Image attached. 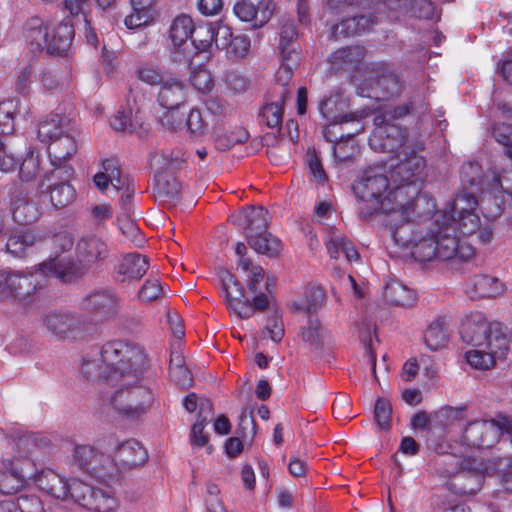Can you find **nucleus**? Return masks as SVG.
<instances>
[{"instance_id":"nucleus-12","label":"nucleus","mask_w":512,"mask_h":512,"mask_svg":"<svg viewBox=\"0 0 512 512\" xmlns=\"http://www.w3.org/2000/svg\"><path fill=\"white\" fill-rule=\"evenodd\" d=\"M42 322L47 332L58 340L81 339L94 328L80 316L66 311L49 312L43 317Z\"/></svg>"},{"instance_id":"nucleus-14","label":"nucleus","mask_w":512,"mask_h":512,"mask_svg":"<svg viewBox=\"0 0 512 512\" xmlns=\"http://www.w3.org/2000/svg\"><path fill=\"white\" fill-rule=\"evenodd\" d=\"M72 500L94 512H114L119 505L110 488L92 487L76 479L72 480Z\"/></svg>"},{"instance_id":"nucleus-41","label":"nucleus","mask_w":512,"mask_h":512,"mask_svg":"<svg viewBox=\"0 0 512 512\" xmlns=\"http://www.w3.org/2000/svg\"><path fill=\"white\" fill-rule=\"evenodd\" d=\"M384 298L391 305L409 306L415 300V293L404 284L392 280L385 285Z\"/></svg>"},{"instance_id":"nucleus-63","label":"nucleus","mask_w":512,"mask_h":512,"mask_svg":"<svg viewBox=\"0 0 512 512\" xmlns=\"http://www.w3.org/2000/svg\"><path fill=\"white\" fill-rule=\"evenodd\" d=\"M392 407L389 400L379 397L374 407V418L378 426L383 430L390 428Z\"/></svg>"},{"instance_id":"nucleus-23","label":"nucleus","mask_w":512,"mask_h":512,"mask_svg":"<svg viewBox=\"0 0 512 512\" xmlns=\"http://www.w3.org/2000/svg\"><path fill=\"white\" fill-rule=\"evenodd\" d=\"M230 221L233 224L242 227L245 231L247 240H249V234L252 236L266 232L270 217L268 211L262 206H252L232 214L230 216Z\"/></svg>"},{"instance_id":"nucleus-15","label":"nucleus","mask_w":512,"mask_h":512,"mask_svg":"<svg viewBox=\"0 0 512 512\" xmlns=\"http://www.w3.org/2000/svg\"><path fill=\"white\" fill-rule=\"evenodd\" d=\"M433 234L437 241V258L440 260H468L473 257L474 249L471 245L461 243L455 228L443 224V219L437 221V213L434 215Z\"/></svg>"},{"instance_id":"nucleus-29","label":"nucleus","mask_w":512,"mask_h":512,"mask_svg":"<svg viewBox=\"0 0 512 512\" xmlns=\"http://www.w3.org/2000/svg\"><path fill=\"white\" fill-rule=\"evenodd\" d=\"M74 36L73 25L67 19L58 24L51 22L46 51L50 55H64L70 48Z\"/></svg>"},{"instance_id":"nucleus-26","label":"nucleus","mask_w":512,"mask_h":512,"mask_svg":"<svg viewBox=\"0 0 512 512\" xmlns=\"http://www.w3.org/2000/svg\"><path fill=\"white\" fill-rule=\"evenodd\" d=\"M75 251L78 261L84 265H92L103 261L109 254L107 244L93 234L81 236L76 243Z\"/></svg>"},{"instance_id":"nucleus-52","label":"nucleus","mask_w":512,"mask_h":512,"mask_svg":"<svg viewBox=\"0 0 512 512\" xmlns=\"http://www.w3.org/2000/svg\"><path fill=\"white\" fill-rule=\"evenodd\" d=\"M375 89L381 92L382 98H389L397 95L401 90V83L396 74L385 70L377 76Z\"/></svg>"},{"instance_id":"nucleus-46","label":"nucleus","mask_w":512,"mask_h":512,"mask_svg":"<svg viewBox=\"0 0 512 512\" xmlns=\"http://www.w3.org/2000/svg\"><path fill=\"white\" fill-rule=\"evenodd\" d=\"M36 242L35 234L29 229L15 231L6 243V251L14 257H22Z\"/></svg>"},{"instance_id":"nucleus-39","label":"nucleus","mask_w":512,"mask_h":512,"mask_svg":"<svg viewBox=\"0 0 512 512\" xmlns=\"http://www.w3.org/2000/svg\"><path fill=\"white\" fill-rule=\"evenodd\" d=\"M411 219H401L397 215L395 221L392 222L391 216H385L384 222L390 230L391 238L396 245L401 247H410L413 242Z\"/></svg>"},{"instance_id":"nucleus-37","label":"nucleus","mask_w":512,"mask_h":512,"mask_svg":"<svg viewBox=\"0 0 512 512\" xmlns=\"http://www.w3.org/2000/svg\"><path fill=\"white\" fill-rule=\"evenodd\" d=\"M73 124L70 119L58 114L41 121L38 125V139L45 143H51L65 132L72 130Z\"/></svg>"},{"instance_id":"nucleus-49","label":"nucleus","mask_w":512,"mask_h":512,"mask_svg":"<svg viewBox=\"0 0 512 512\" xmlns=\"http://www.w3.org/2000/svg\"><path fill=\"white\" fill-rule=\"evenodd\" d=\"M411 255L420 262L437 258V241L434 238L433 229L419 241L412 242Z\"/></svg>"},{"instance_id":"nucleus-21","label":"nucleus","mask_w":512,"mask_h":512,"mask_svg":"<svg viewBox=\"0 0 512 512\" xmlns=\"http://www.w3.org/2000/svg\"><path fill=\"white\" fill-rule=\"evenodd\" d=\"M120 298L113 289H97L82 300V307L104 320L113 318L119 308Z\"/></svg>"},{"instance_id":"nucleus-24","label":"nucleus","mask_w":512,"mask_h":512,"mask_svg":"<svg viewBox=\"0 0 512 512\" xmlns=\"http://www.w3.org/2000/svg\"><path fill=\"white\" fill-rule=\"evenodd\" d=\"M188 93L187 84L182 79L169 74L159 87L157 102L167 110H176L186 102Z\"/></svg>"},{"instance_id":"nucleus-54","label":"nucleus","mask_w":512,"mask_h":512,"mask_svg":"<svg viewBox=\"0 0 512 512\" xmlns=\"http://www.w3.org/2000/svg\"><path fill=\"white\" fill-rule=\"evenodd\" d=\"M137 78L150 85L160 87L164 78L169 76L168 73L163 72L158 66L153 64H145L139 67L136 71Z\"/></svg>"},{"instance_id":"nucleus-48","label":"nucleus","mask_w":512,"mask_h":512,"mask_svg":"<svg viewBox=\"0 0 512 512\" xmlns=\"http://www.w3.org/2000/svg\"><path fill=\"white\" fill-rule=\"evenodd\" d=\"M194 27L191 17L187 15L177 16L170 27V38L173 47L191 41Z\"/></svg>"},{"instance_id":"nucleus-20","label":"nucleus","mask_w":512,"mask_h":512,"mask_svg":"<svg viewBox=\"0 0 512 512\" xmlns=\"http://www.w3.org/2000/svg\"><path fill=\"white\" fill-rule=\"evenodd\" d=\"M9 443L14 450V459L16 463L20 460L32 462L40 461L50 446V441L36 433H23L11 436Z\"/></svg>"},{"instance_id":"nucleus-28","label":"nucleus","mask_w":512,"mask_h":512,"mask_svg":"<svg viewBox=\"0 0 512 512\" xmlns=\"http://www.w3.org/2000/svg\"><path fill=\"white\" fill-rule=\"evenodd\" d=\"M385 6L392 20L406 14L419 19H431L434 15V5L429 0H386Z\"/></svg>"},{"instance_id":"nucleus-34","label":"nucleus","mask_w":512,"mask_h":512,"mask_svg":"<svg viewBox=\"0 0 512 512\" xmlns=\"http://www.w3.org/2000/svg\"><path fill=\"white\" fill-rule=\"evenodd\" d=\"M276 85L273 88V94H275V100L270 103L266 104L260 112V116L264 120L265 124L269 128H277L282 123L283 118V104L287 98L291 96V88L289 87V83L286 85V88L288 90V93L285 95H282L281 89L279 88L282 86V81H278L276 79Z\"/></svg>"},{"instance_id":"nucleus-19","label":"nucleus","mask_w":512,"mask_h":512,"mask_svg":"<svg viewBox=\"0 0 512 512\" xmlns=\"http://www.w3.org/2000/svg\"><path fill=\"white\" fill-rule=\"evenodd\" d=\"M502 433L494 420H475L467 424L462 433V443L469 448H490Z\"/></svg>"},{"instance_id":"nucleus-47","label":"nucleus","mask_w":512,"mask_h":512,"mask_svg":"<svg viewBox=\"0 0 512 512\" xmlns=\"http://www.w3.org/2000/svg\"><path fill=\"white\" fill-rule=\"evenodd\" d=\"M326 247L332 258H338V248H341V253L345 255L349 262L359 259V254L350 240L340 233H331L326 242Z\"/></svg>"},{"instance_id":"nucleus-40","label":"nucleus","mask_w":512,"mask_h":512,"mask_svg":"<svg viewBox=\"0 0 512 512\" xmlns=\"http://www.w3.org/2000/svg\"><path fill=\"white\" fill-rule=\"evenodd\" d=\"M445 320V317L435 318L424 333L425 344L432 351L443 348L448 342Z\"/></svg>"},{"instance_id":"nucleus-35","label":"nucleus","mask_w":512,"mask_h":512,"mask_svg":"<svg viewBox=\"0 0 512 512\" xmlns=\"http://www.w3.org/2000/svg\"><path fill=\"white\" fill-rule=\"evenodd\" d=\"M503 292V284L496 277L489 275H476L467 288L471 299L496 297Z\"/></svg>"},{"instance_id":"nucleus-1","label":"nucleus","mask_w":512,"mask_h":512,"mask_svg":"<svg viewBox=\"0 0 512 512\" xmlns=\"http://www.w3.org/2000/svg\"><path fill=\"white\" fill-rule=\"evenodd\" d=\"M41 273L20 271L0 272V300L15 301L26 305L44 288V276L52 275L62 282H71L83 274L82 268L67 259L57 256L39 264Z\"/></svg>"},{"instance_id":"nucleus-17","label":"nucleus","mask_w":512,"mask_h":512,"mask_svg":"<svg viewBox=\"0 0 512 512\" xmlns=\"http://www.w3.org/2000/svg\"><path fill=\"white\" fill-rule=\"evenodd\" d=\"M70 171V167H56L46 173L39 183V193L49 194L51 203L56 208L66 206L74 198V188L68 182Z\"/></svg>"},{"instance_id":"nucleus-36","label":"nucleus","mask_w":512,"mask_h":512,"mask_svg":"<svg viewBox=\"0 0 512 512\" xmlns=\"http://www.w3.org/2000/svg\"><path fill=\"white\" fill-rule=\"evenodd\" d=\"M301 339L311 350L321 352L330 344L331 336L318 319L309 318L307 325L300 331Z\"/></svg>"},{"instance_id":"nucleus-45","label":"nucleus","mask_w":512,"mask_h":512,"mask_svg":"<svg viewBox=\"0 0 512 512\" xmlns=\"http://www.w3.org/2000/svg\"><path fill=\"white\" fill-rule=\"evenodd\" d=\"M325 294L320 287H308L302 298L293 301L292 309L296 312L315 313L323 304Z\"/></svg>"},{"instance_id":"nucleus-43","label":"nucleus","mask_w":512,"mask_h":512,"mask_svg":"<svg viewBox=\"0 0 512 512\" xmlns=\"http://www.w3.org/2000/svg\"><path fill=\"white\" fill-rule=\"evenodd\" d=\"M247 241L255 252L269 257L277 256L282 249L280 239L267 232L252 236L249 234V240Z\"/></svg>"},{"instance_id":"nucleus-6","label":"nucleus","mask_w":512,"mask_h":512,"mask_svg":"<svg viewBox=\"0 0 512 512\" xmlns=\"http://www.w3.org/2000/svg\"><path fill=\"white\" fill-rule=\"evenodd\" d=\"M481 209L486 219L485 223H482L475 213L448 217L447 211H438L437 221L440 222V219H443V224L454 227L456 234L476 235L480 243L488 244L493 239L494 221L501 215L502 206L489 195L481 200Z\"/></svg>"},{"instance_id":"nucleus-27","label":"nucleus","mask_w":512,"mask_h":512,"mask_svg":"<svg viewBox=\"0 0 512 512\" xmlns=\"http://www.w3.org/2000/svg\"><path fill=\"white\" fill-rule=\"evenodd\" d=\"M0 470V493L6 496L15 495L27 484L24 469L10 457H2Z\"/></svg>"},{"instance_id":"nucleus-18","label":"nucleus","mask_w":512,"mask_h":512,"mask_svg":"<svg viewBox=\"0 0 512 512\" xmlns=\"http://www.w3.org/2000/svg\"><path fill=\"white\" fill-rule=\"evenodd\" d=\"M419 151L415 146L408 151H399L398 156H402V158L391 172L394 183L408 184L416 182L418 187L422 188L426 161L418 155Z\"/></svg>"},{"instance_id":"nucleus-13","label":"nucleus","mask_w":512,"mask_h":512,"mask_svg":"<svg viewBox=\"0 0 512 512\" xmlns=\"http://www.w3.org/2000/svg\"><path fill=\"white\" fill-rule=\"evenodd\" d=\"M369 145L378 152L408 151L414 146L418 150H423L424 148L422 142L411 139L398 124L384 120L372 132L369 138Z\"/></svg>"},{"instance_id":"nucleus-61","label":"nucleus","mask_w":512,"mask_h":512,"mask_svg":"<svg viewBox=\"0 0 512 512\" xmlns=\"http://www.w3.org/2000/svg\"><path fill=\"white\" fill-rule=\"evenodd\" d=\"M14 104L12 101L0 104V137H6L14 131Z\"/></svg>"},{"instance_id":"nucleus-50","label":"nucleus","mask_w":512,"mask_h":512,"mask_svg":"<svg viewBox=\"0 0 512 512\" xmlns=\"http://www.w3.org/2000/svg\"><path fill=\"white\" fill-rule=\"evenodd\" d=\"M478 205L479 202L473 193L464 192L458 194L442 211H447L448 217H456L461 214L475 213Z\"/></svg>"},{"instance_id":"nucleus-64","label":"nucleus","mask_w":512,"mask_h":512,"mask_svg":"<svg viewBox=\"0 0 512 512\" xmlns=\"http://www.w3.org/2000/svg\"><path fill=\"white\" fill-rule=\"evenodd\" d=\"M190 83L195 89L202 93L211 91L213 87L210 72L203 67H199L191 72Z\"/></svg>"},{"instance_id":"nucleus-7","label":"nucleus","mask_w":512,"mask_h":512,"mask_svg":"<svg viewBox=\"0 0 512 512\" xmlns=\"http://www.w3.org/2000/svg\"><path fill=\"white\" fill-rule=\"evenodd\" d=\"M391 183L380 167L366 169L353 185L359 215L366 219L379 212Z\"/></svg>"},{"instance_id":"nucleus-32","label":"nucleus","mask_w":512,"mask_h":512,"mask_svg":"<svg viewBox=\"0 0 512 512\" xmlns=\"http://www.w3.org/2000/svg\"><path fill=\"white\" fill-rule=\"evenodd\" d=\"M75 133L73 126L70 132H65L49 143L48 153L53 165L60 166L62 162L67 161L77 152Z\"/></svg>"},{"instance_id":"nucleus-62","label":"nucleus","mask_w":512,"mask_h":512,"mask_svg":"<svg viewBox=\"0 0 512 512\" xmlns=\"http://www.w3.org/2000/svg\"><path fill=\"white\" fill-rule=\"evenodd\" d=\"M110 125L115 131L127 133H134L141 127L138 121L131 119L130 112L124 111L115 114L110 120Z\"/></svg>"},{"instance_id":"nucleus-59","label":"nucleus","mask_w":512,"mask_h":512,"mask_svg":"<svg viewBox=\"0 0 512 512\" xmlns=\"http://www.w3.org/2000/svg\"><path fill=\"white\" fill-rule=\"evenodd\" d=\"M165 296L164 289L157 278H148L138 292L142 302H150Z\"/></svg>"},{"instance_id":"nucleus-2","label":"nucleus","mask_w":512,"mask_h":512,"mask_svg":"<svg viewBox=\"0 0 512 512\" xmlns=\"http://www.w3.org/2000/svg\"><path fill=\"white\" fill-rule=\"evenodd\" d=\"M462 340L474 347L465 357L471 367L487 370L497 358H503L510 347L506 328L499 322H488L481 315L468 319L461 327Z\"/></svg>"},{"instance_id":"nucleus-4","label":"nucleus","mask_w":512,"mask_h":512,"mask_svg":"<svg viewBox=\"0 0 512 512\" xmlns=\"http://www.w3.org/2000/svg\"><path fill=\"white\" fill-rule=\"evenodd\" d=\"M103 404L120 415L136 419L145 414L154 402L152 389L140 383V377L133 381L120 380L108 384L101 392Z\"/></svg>"},{"instance_id":"nucleus-38","label":"nucleus","mask_w":512,"mask_h":512,"mask_svg":"<svg viewBox=\"0 0 512 512\" xmlns=\"http://www.w3.org/2000/svg\"><path fill=\"white\" fill-rule=\"evenodd\" d=\"M346 104L337 95L324 97L319 103V112L330 124L344 123L354 120L353 114H345Z\"/></svg>"},{"instance_id":"nucleus-44","label":"nucleus","mask_w":512,"mask_h":512,"mask_svg":"<svg viewBox=\"0 0 512 512\" xmlns=\"http://www.w3.org/2000/svg\"><path fill=\"white\" fill-rule=\"evenodd\" d=\"M181 183L170 174H161L156 177L155 195L163 202L172 203L179 197Z\"/></svg>"},{"instance_id":"nucleus-30","label":"nucleus","mask_w":512,"mask_h":512,"mask_svg":"<svg viewBox=\"0 0 512 512\" xmlns=\"http://www.w3.org/2000/svg\"><path fill=\"white\" fill-rule=\"evenodd\" d=\"M149 268L148 258L138 253H131L123 257L116 268L117 280L127 282L139 280Z\"/></svg>"},{"instance_id":"nucleus-25","label":"nucleus","mask_w":512,"mask_h":512,"mask_svg":"<svg viewBox=\"0 0 512 512\" xmlns=\"http://www.w3.org/2000/svg\"><path fill=\"white\" fill-rule=\"evenodd\" d=\"M34 481L40 490L56 499H72V481L69 482L51 469L37 473Z\"/></svg>"},{"instance_id":"nucleus-56","label":"nucleus","mask_w":512,"mask_h":512,"mask_svg":"<svg viewBox=\"0 0 512 512\" xmlns=\"http://www.w3.org/2000/svg\"><path fill=\"white\" fill-rule=\"evenodd\" d=\"M186 127L190 136L202 137L208 133V124L203 119L202 113L198 108H192L186 119Z\"/></svg>"},{"instance_id":"nucleus-16","label":"nucleus","mask_w":512,"mask_h":512,"mask_svg":"<svg viewBox=\"0 0 512 512\" xmlns=\"http://www.w3.org/2000/svg\"><path fill=\"white\" fill-rule=\"evenodd\" d=\"M100 448L105 449L114 462L128 468L143 465L148 460V453L140 442L129 439L119 442L114 436H107L98 440Z\"/></svg>"},{"instance_id":"nucleus-31","label":"nucleus","mask_w":512,"mask_h":512,"mask_svg":"<svg viewBox=\"0 0 512 512\" xmlns=\"http://www.w3.org/2000/svg\"><path fill=\"white\" fill-rule=\"evenodd\" d=\"M39 205L23 191H18L12 202V216L20 225H28L40 217Z\"/></svg>"},{"instance_id":"nucleus-51","label":"nucleus","mask_w":512,"mask_h":512,"mask_svg":"<svg viewBox=\"0 0 512 512\" xmlns=\"http://www.w3.org/2000/svg\"><path fill=\"white\" fill-rule=\"evenodd\" d=\"M203 52L206 51L201 49L199 45L193 43L191 40L186 42V44L174 46L171 51V58L172 61L178 65H184L188 68H192L194 58Z\"/></svg>"},{"instance_id":"nucleus-22","label":"nucleus","mask_w":512,"mask_h":512,"mask_svg":"<svg viewBox=\"0 0 512 512\" xmlns=\"http://www.w3.org/2000/svg\"><path fill=\"white\" fill-rule=\"evenodd\" d=\"M233 10L241 21L251 23L253 28H260L271 19L275 3L272 0H260L255 6L247 0H240L234 4Z\"/></svg>"},{"instance_id":"nucleus-58","label":"nucleus","mask_w":512,"mask_h":512,"mask_svg":"<svg viewBox=\"0 0 512 512\" xmlns=\"http://www.w3.org/2000/svg\"><path fill=\"white\" fill-rule=\"evenodd\" d=\"M40 171V159L34 152H29L19 167V177L22 181L34 180Z\"/></svg>"},{"instance_id":"nucleus-8","label":"nucleus","mask_w":512,"mask_h":512,"mask_svg":"<svg viewBox=\"0 0 512 512\" xmlns=\"http://www.w3.org/2000/svg\"><path fill=\"white\" fill-rule=\"evenodd\" d=\"M221 281L228 307L240 319H249L255 312L264 311L269 307L272 293L265 290L258 291V293H253L254 297L249 300L244 296L242 286L232 274L224 272Z\"/></svg>"},{"instance_id":"nucleus-10","label":"nucleus","mask_w":512,"mask_h":512,"mask_svg":"<svg viewBox=\"0 0 512 512\" xmlns=\"http://www.w3.org/2000/svg\"><path fill=\"white\" fill-rule=\"evenodd\" d=\"M298 32L291 18L283 17L280 21L279 50L281 64L276 73V79L282 81V95L288 93L286 85L290 82L294 69L300 63V53L297 44Z\"/></svg>"},{"instance_id":"nucleus-3","label":"nucleus","mask_w":512,"mask_h":512,"mask_svg":"<svg viewBox=\"0 0 512 512\" xmlns=\"http://www.w3.org/2000/svg\"><path fill=\"white\" fill-rule=\"evenodd\" d=\"M100 360L105 366L108 384L133 381L147 368V358L141 347L121 340L105 343L100 350Z\"/></svg>"},{"instance_id":"nucleus-9","label":"nucleus","mask_w":512,"mask_h":512,"mask_svg":"<svg viewBox=\"0 0 512 512\" xmlns=\"http://www.w3.org/2000/svg\"><path fill=\"white\" fill-rule=\"evenodd\" d=\"M72 460L80 470L97 479L109 481L118 476L117 464L105 449L99 447L98 441L95 446L75 445Z\"/></svg>"},{"instance_id":"nucleus-11","label":"nucleus","mask_w":512,"mask_h":512,"mask_svg":"<svg viewBox=\"0 0 512 512\" xmlns=\"http://www.w3.org/2000/svg\"><path fill=\"white\" fill-rule=\"evenodd\" d=\"M421 190L416 182L408 184H392L384 196L380 212L385 216H391L392 222L396 220L397 215L401 219H411L415 213V206Z\"/></svg>"},{"instance_id":"nucleus-55","label":"nucleus","mask_w":512,"mask_h":512,"mask_svg":"<svg viewBox=\"0 0 512 512\" xmlns=\"http://www.w3.org/2000/svg\"><path fill=\"white\" fill-rule=\"evenodd\" d=\"M183 405L190 413L198 409L197 417H209L213 413L212 402L207 398H198L195 393L188 394L183 400Z\"/></svg>"},{"instance_id":"nucleus-42","label":"nucleus","mask_w":512,"mask_h":512,"mask_svg":"<svg viewBox=\"0 0 512 512\" xmlns=\"http://www.w3.org/2000/svg\"><path fill=\"white\" fill-rule=\"evenodd\" d=\"M365 56V49L361 46L342 47L333 52L329 61L341 68H354Z\"/></svg>"},{"instance_id":"nucleus-60","label":"nucleus","mask_w":512,"mask_h":512,"mask_svg":"<svg viewBox=\"0 0 512 512\" xmlns=\"http://www.w3.org/2000/svg\"><path fill=\"white\" fill-rule=\"evenodd\" d=\"M461 177L470 187H481L483 184V170L478 162L469 161L461 168Z\"/></svg>"},{"instance_id":"nucleus-53","label":"nucleus","mask_w":512,"mask_h":512,"mask_svg":"<svg viewBox=\"0 0 512 512\" xmlns=\"http://www.w3.org/2000/svg\"><path fill=\"white\" fill-rule=\"evenodd\" d=\"M105 366L98 358L84 359L81 365L83 377L89 381L103 380L108 385V375H106Z\"/></svg>"},{"instance_id":"nucleus-57","label":"nucleus","mask_w":512,"mask_h":512,"mask_svg":"<svg viewBox=\"0 0 512 512\" xmlns=\"http://www.w3.org/2000/svg\"><path fill=\"white\" fill-rule=\"evenodd\" d=\"M247 286L251 293H258L262 290L272 293L273 282L265 279L264 270L261 266H253Z\"/></svg>"},{"instance_id":"nucleus-33","label":"nucleus","mask_w":512,"mask_h":512,"mask_svg":"<svg viewBox=\"0 0 512 512\" xmlns=\"http://www.w3.org/2000/svg\"><path fill=\"white\" fill-rule=\"evenodd\" d=\"M50 28L51 22H46L39 17H31L27 20L24 26V37L32 51L46 50Z\"/></svg>"},{"instance_id":"nucleus-5","label":"nucleus","mask_w":512,"mask_h":512,"mask_svg":"<svg viewBox=\"0 0 512 512\" xmlns=\"http://www.w3.org/2000/svg\"><path fill=\"white\" fill-rule=\"evenodd\" d=\"M443 460V469L439 472L449 478L448 488L459 495H475L482 488L485 475L489 474L490 465L481 459L470 456Z\"/></svg>"}]
</instances>
